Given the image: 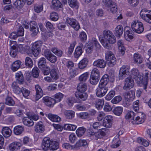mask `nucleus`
Masks as SVG:
<instances>
[{
	"instance_id": "nucleus-46",
	"label": "nucleus",
	"mask_w": 151,
	"mask_h": 151,
	"mask_svg": "<svg viewBox=\"0 0 151 151\" xmlns=\"http://www.w3.org/2000/svg\"><path fill=\"white\" fill-rule=\"evenodd\" d=\"M121 143V141L120 140H117V138L114 137L112 142V144L111 145V147L113 148H116L119 146Z\"/></svg>"
},
{
	"instance_id": "nucleus-42",
	"label": "nucleus",
	"mask_w": 151,
	"mask_h": 151,
	"mask_svg": "<svg viewBox=\"0 0 151 151\" xmlns=\"http://www.w3.org/2000/svg\"><path fill=\"white\" fill-rule=\"evenodd\" d=\"M116 35L117 37H120L122 34L123 29L121 25H118L115 28Z\"/></svg>"
},
{
	"instance_id": "nucleus-43",
	"label": "nucleus",
	"mask_w": 151,
	"mask_h": 151,
	"mask_svg": "<svg viewBox=\"0 0 151 151\" xmlns=\"http://www.w3.org/2000/svg\"><path fill=\"white\" fill-rule=\"evenodd\" d=\"M86 129L83 127L78 128L76 130V133L78 137L82 136L85 133Z\"/></svg>"
},
{
	"instance_id": "nucleus-22",
	"label": "nucleus",
	"mask_w": 151,
	"mask_h": 151,
	"mask_svg": "<svg viewBox=\"0 0 151 151\" xmlns=\"http://www.w3.org/2000/svg\"><path fill=\"white\" fill-rule=\"evenodd\" d=\"M26 2V0H16L13 3L15 7L20 10L22 9Z\"/></svg>"
},
{
	"instance_id": "nucleus-14",
	"label": "nucleus",
	"mask_w": 151,
	"mask_h": 151,
	"mask_svg": "<svg viewBox=\"0 0 151 151\" xmlns=\"http://www.w3.org/2000/svg\"><path fill=\"white\" fill-rule=\"evenodd\" d=\"M58 70L56 66L53 65L50 71V75L53 80H56L58 78Z\"/></svg>"
},
{
	"instance_id": "nucleus-2",
	"label": "nucleus",
	"mask_w": 151,
	"mask_h": 151,
	"mask_svg": "<svg viewBox=\"0 0 151 151\" xmlns=\"http://www.w3.org/2000/svg\"><path fill=\"white\" fill-rule=\"evenodd\" d=\"M131 75L134 78L137 84L142 85H147L148 81L149 73H146L144 76L143 77V74L140 73L137 68H133L131 70Z\"/></svg>"
},
{
	"instance_id": "nucleus-20",
	"label": "nucleus",
	"mask_w": 151,
	"mask_h": 151,
	"mask_svg": "<svg viewBox=\"0 0 151 151\" xmlns=\"http://www.w3.org/2000/svg\"><path fill=\"white\" fill-rule=\"evenodd\" d=\"M16 82L19 84H23L24 81L23 76L21 71H18L16 73L15 75Z\"/></svg>"
},
{
	"instance_id": "nucleus-60",
	"label": "nucleus",
	"mask_w": 151,
	"mask_h": 151,
	"mask_svg": "<svg viewBox=\"0 0 151 151\" xmlns=\"http://www.w3.org/2000/svg\"><path fill=\"white\" fill-rule=\"evenodd\" d=\"M51 50L55 55L60 57L63 54L62 51L58 50L56 47L52 48Z\"/></svg>"
},
{
	"instance_id": "nucleus-26",
	"label": "nucleus",
	"mask_w": 151,
	"mask_h": 151,
	"mask_svg": "<svg viewBox=\"0 0 151 151\" xmlns=\"http://www.w3.org/2000/svg\"><path fill=\"white\" fill-rule=\"evenodd\" d=\"M117 45L119 52L122 55H123L125 53L126 49L124 46L123 41L121 40H119L117 42Z\"/></svg>"
},
{
	"instance_id": "nucleus-58",
	"label": "nucleus",
	"mask_w": 151,
	"mask_h": 151,
	"mask_svg": "<svg viewBox=\"0 0 151 151\" xmlns=\"http://www.w3.org/2000/svg\"><path fill=\"white\" fill-rule=\"evenodd\" d=\"M50 18L52 20L56 21L58 20L59 16L57 13L56 12H54L50 13Z\"/></svg>"
},
{
	"instance_id": "nucleus-29",
	"label": "nucleus",
	"mask_w": 151,
	"mask_h": 151,
	"mask_svg": "<svg viewBox=\"0 0 151 151\" xmlns=\"http://www.w3.org/2000/svg\"><path fill=\"white\" fill-rule=\"evenodd\" d=\"M133 60L134 63L140 64L143 61V58L140 54L135 53L134 55Z\"/></svg>"
},
{
	"instance_id": "nucleus-59",
	"label": "nucleus",
	"mask_w": 151,
	"mask_h": 151,
	"mask_svg": "<svg viewBox=\"0 0 151 151\" xmlns=\"http://www.w3.org/2000/svg\"><path fill=\"white\" fill-rule=\"evenodd\" d=\"M25 65L29 68H31L33 65V63L31 59L28 57L26 58L25 61Z\"/></svg>"
},
{
	"instance_id": "nucleus-11",
	"label": "nucleus",
	"mask_w": 151,
	"mask_h": 151,
	"mask_svg": "<svg viewBox=\"0 0 151 151\" xmlns=\"http://www.w3.org/2000/svg\"><path fill=\"white\" fill-rule=\"evenodd\" d=\"M36 94L35 98L32 99L34 101H38L41 98L43 95V91L40 86H35Z\"/></svg>"
},
{
	"instance_id": "nucleus-21",
	"label": "nucleus",
	"mask_w": 151,
	"mask_h": 151,
	"mask_svg": "<svg viewBox=\"0 0 151 151\" xmlns=\"http://www.w3.org/2000/svg\"><path fill=\"white\" fill-rule=\"evenodd\" d=\"M93 64L94 66L101 68H105L106 65L105 61L102 59H99L94 61Z\"/></svg>"
},
{
	"instance_id": "nucleus-48",
	"label": "nucleus",
	"mask_w": 151,
	"mask_h": 151,
	"mask_svg": "<svg viewBox=\"0 0 151 151\" xmlns=\"http://www.w3.org/2000/svg\"><path fill=\"white\" fill-rule=\"evenodd\" d=\"M123 109L121 107H116L113 110V113L117 116H119L122 114Z\"/></svg>"
},
{
	"instance_id": "nucleus-52",
	"label": "nucleus",
	"mask_w": 151,
	"mask_h": 151,
	"mask_svg": "<svg viewBox=\"0 0 151 151\" xmlns=\"http://www.w3.org/2000/svg\"><path fill=\"white\" fill-rule=\"evenodd\" d=\"M46 60L45 58H40L38 63V65L40 68H42L46 66Z\"/></svg>"
},
{
	"instance_id": "nucleus-33",
	"label": "nucleus",
	"mask_w": 151,
	"mask_h": 151,
	"mask_svg": "<svg viewBox=\"0 0 151 151\" xmlns=\"http://www.w3.org/2000/svg\"><path fill=\"white\" fill-rule=\"evenodd\" d=\"M21 62L19 60L14 62L11 66V69L13 72L17 71L20 67L21 65Z\"/></svg>"
},
{
	"instance_id": "nucleus-37",
	"label": "nucleus",
	"mask_w": 151,
	"mask_h": 151,
	"mask_svg": "<svg viewBox=\"0 0 151 151\" xmlns=\"http://www.w3.org/2000/svg\"><path fill=\"white\" fill-rule=\"evenodd\" d=\"M69 6L71 8L78 9L79 6V3L77 0H68Z\"/></svg>"
},
{
	"instance_id": "nucleus-32",
	"label": "nucleus",
	"mask_w": 151,
	"mask_h": 151,
	"mask_svg": "<svg viewBox=\"0 0 151 151\" xmlns=\"http://www.w3.org/2000/svg\"><path fill=\"white\" fill-rule=\"evenodd\" d=\"M22 146L21 143L14 142L11 144L9 146V149L12 151L17 150Z\"/></svg>"
},
{
	"instance_id": "nucleus-53",
	"label": "nucleus",
	"mask_w": 151,
	"mask_h": 151,
	"mask_svg": "<svg viewBox=\"0 0 151 151\" xmlns=\"http://www.w3.org/2000/svg\"><path fill=\"white\" fill-rule=\"evenodd\" d=\"M63 95L60 93H58L55 94V99H54L55 103L60 102L63 99Z\"/></svg>"
},
{
	"instance_id": "nucleus-10",
	"label": "nucleus",
	"mask_w": 151,
	"mask_h": 151,
	"mask_svg": "<svg viewBox=\"0 0 151 151\" xmlns=\"http://www.w3.org/2000/svg\"><path fill=\"white\" fill-rule=\"evenodd\" d=\"M124 35V38L128 41L133 38V32L129 27L127 26L125 27Z\"/></svg>"
},
{
	"instance_id": "nucleus-34",
	"label": "nucleus",
	"mask_w": 151,
	"mask_h": 151,
	"mask_svg": "<svg viewBox=\"0 0 151 151\" xmlns=\"http://www.w3.org/2000/svg\"><path fill=\"white\" fill-rule=\"evenodd\" d=\"M104 103V99H97L95 103V106L98 110H100L102 108Z\"/></svg>"
},
{
	"instance_id": "nucleus-27",
	"label": "nucleus",
	"mask_w": 151,
	"mask_h": 151,
	"mask_svg": "<svg viewBox=\"0 0 151 151\" xmlns=\"http://www.w3.org/2000/svg\"><path fill=\"white\" fill-rule=\"evenodd\" d=\"M46 115L53 122H58L60 121L61 118L57 115L52 114H46Z\"/></svg>"
},
{
	"instance_id": "nucleus-64",
	"label": "nucleus",
	"mask_w": 151,
	"mask_h": 151,
	"mask_svg": "<svg viewBox=\"0 0 151 151\" xmlns=\"http://www.w3.org/2000/svg\"><path fill=\"white\" fill-rule=\"evenodd\" d=\"M115 95V92L114 91H111L105 97L106 100H110Z\"/></svg>"
},
{
	"instance_id": "nucleus-4",
	"label": "nucleus",
	"mask_w": 151,
	"mask_h": 151,
	"mask_svg": "<svg viewBox=\"0 0 151 151\" xmlns=\"http://www.w3.org/2000/svg\"><path fill=\"white\" fill-rule=\"evenodd\" d=\"M105 58L109 66L113 67L116 63V58L113 53L110 51L106 52Z\"/></svg>"
},
{
	"instance_id": "nucleus-36",
	"label": "nucleus",
	"mask_w": 151,
	"mask_h": 151,
	"mask_svg": "<svg viewBox=\"0 0 151 151\" xmlns=\"http://www.w3.org/2000/svg\"><path fill=\"white\" fill-rule=\"evenodd\" d=\"M52 6L55 10L62 7V4L59 0H52Z\"/></svg>"
},
{
	"instance_id": "nucleus-13",
	"label": "nucleus",
	"mask_w": 151,
	"mask_h": 151,
	"mask_svg": "<svg viewBox=\"0 0 151 151\" xmlns=\"http://www.w3.org/2000/svg\"><path fill=\"white\" fill-rule=\"evenodd\" d=\"M51 140L48 137L45 138L42 142V147L44 151H46L50 149Z\"/></svg>"
},
{
	"instance_id": "nucleus-54",
	"label": "nucleus",
	"mask_w": 151,
	"mask_h": 151,
	"mask_svg": "<svg viewBox=\"0 0 151 151\" xmlns=\"http://www.w3.org/2000/svg\"><path fill=\"white\" fill-rule=\"evenodd\" d=\"M137 141L138 143L143 145L145 147H147L149 145V143L147 141L140 137L137 138Z\"/></svg>"
},
{
	"instance_id": "nucleus-1",
	"label": "nucleus",
	"mask_w": 151,
	"mask_h": 151,
	"mask_svg": "<svg viewBox=\"0 0 151 151\" xmlns=\"http://www.w3.org/2000/svg\"><path fill=\"white\" fill-rule=\"evenodd\" d=\"M99 40L104 48L110 49L111 48L110 44L114 43L116 39L112 32L108 30H105L103 32V37L100 35L99 37Z\"/></svg>"
},
{
	"instance_id": "nucleus-3",
	"label": "nucleus",
	"mask_w": 151,
	"mask_h": 151,
	"mask_svg": "<svg viewBox=\"0 0 151 151\" xmlns=\"http://www.w3.org/2000/svg\"><path fill=\"white\" fill-rule=\"evenodd\" d=\"M131 27L134 32L138 34L142 33L144 30L143 24L137 20H134L132 22Z\"/></svg>"
},
{
	"instance_id": "nucleus-30",
	"label": "nucleus",
	"mask_w": 151,
	"mask_h": 151,
	"mask_svg": "<svg viewBox=\"0 0 151 151\" xmlns=\"http://www.w3.org/2000/svg\"><path fill=\"white\" fill-rule=\"evenodd\" d=\"M88 62L87 58H84L81 60L78 63V68L81 69H83L87 66Z\"/></svg>"
},
{
	"instance_id": "nucleus-8",
	"label": "nucleus",
	"mask_w": 151,
	"mask_h": 151,
	"mask_svg": "<svg viewBox=\"0 0 151 151\" xmlns=\"http://www.w3.org/2000/svg\"><path fill=\"white\" fill-rule=\"evenodd\" d=\"M66 22V23L71 26L76 30H78L80 28V26L79 23L75 19L67 18Z\"/></svg>"
},
{
	"instance_id": "nucleus-18",
	"label": "nucleus",
	"mask_w": 151,
	"mask_h": 151,
	"mask_svg": "<svg viewBox=\"0 0 151 151\" xmlns=\"http://www.w3.org/2000/svg\"><path fill=\"white\" fill-rule=\"evenodd\" d=\"M87 143L86 140H79L73 146V148L74 150H77L80 148V147L82 146H84L87 145Z\"/></svg>"
},
{
	"instance_id": "nucleus-7",
	"label": "nucleus",
	"mask_w": 151,
	"mask_h": 151,
	"mask_svg": "<svg viewBox=\"0 0 151 151\" xmlns=\"http://www.w3.org/2000/svg\"><path fill=\"white\" fill-rule=\"evenodd\" d=\"M130 66L128 65H123L120 68L119 74V78L120 79H123L126 75H129L130 74Z\"/></svg>"
},
{
	"instance_id": "nucleus-23",
	"label": "nucleus",
	"mask_w": 151,
	"mask_h": 151,
	"mask_svg": "<svg viewBox=\"0 0 151 151\" xmlns=\"http://www.w3.org/2000/svg\"><path fill=\"white\" fill-rule=\"evenodd\" d=\"M27 115L28 117H25L23 118V122L24 125L27 126H32L34 124V122L31 117H29L27 114Z\"/></svg>"
},
{
	"instance_id": "nucleus-9",
	"label": "nucleus",
	"mask_w": 151,
	"mask_h": 151,
	"mask_svg": "<svg viewBox=\"0 0 151 151\" xmlns=\"http://www.w3.org/2000/svg\"><path fill=\"white\" fill-rule=\"evenodd\" d=\"M107 90V88L106 86H99L96 89V95L98 97H102L106 94Z\"/></svg>"
},
{
	"instance_id": "nucleus-16",
	"label": "nucleus",
	"mask_w": 151,
	"mask_h": 151,
	"mask_svg": "<svg viewBox=\"0 0 151 151\" xmlns=\"http://www.w3.org/2000/svg\"><path fill=\"white\" fill-rule=\"evenodd\" d=\"M42 100L46 105L48 106H52L55 104L54 99L46 96L43 98Z\"/></svg>"
},
{
	"instance_id": "nucleus-45",
	"label": "nucleus",
	"mask_w": 151,
	"mask_h": 151,
	"mask_svg": "<svg viewBox=\"0 0 151 151\" xmlns=\"http://www.w3.org/2000/svg\"><path fill=\"white\" fill-rule=\"evenodd\" d=\"M50 149L54 150L59 147V143L55 141H51Z\"/></svg>"
},
{
	"instance_id": "nucleus-63",
	"label": "nucleus",
	"mask_w": 151,
	"mask_h": 151,
	"mask_svg": "<svg viewBox=\"0 0 151 151\" xmlns=\"http://www.w3.org/2000/svg\"><path fill=\"white\" fill-rule=\"evenodd\" d=\"M91 76L100 78V72L97 68H93L91 72Z\"/></svg>"
},
{
	"instance_id": "nucleus-61",
	"label": "nucleus",
	"mask_w": 151,
	"mask_h": 151,
	"mask_svg": "<svg viewBox=\"0 0 151 151\" xmlns=\"http://www.w3.org/2000/svg\"><path fill=\"white\" fill-rule=\"evenodd\" d=\"M78 71V70L77 68L71 69L69 73L70 76L72 78L75 77L79 73Z\"/></svg>"
},
{
	"instance_id": "nucleus-12",
	"label": "nucleus",
	"mask_w": 151,
	"mask_h": 151,
	"mask_svg": "<svg viewBox=\"0 0 151 151\" xmlns=\"http://www.w3.org/2000/svg\"><path fill=\"white\" fill-rule=\"evenodd\" d=\"M113 118L111 115H107L105 117L103 121V125L107 128H110L111 127Z\"/></svg>"
},
{
	"instance_id": "nucleus-19",
	"label": "nucleus",
	"mask_w": 151,
	"mask_h": 151,
	"mask_svg": "<svg viewBox=\"0 0 151 151\" xmlns=\"http://www.w3.org/2000/svg\"><path fill=\"white\" fill-rule=\"evenodd\" d=\"M106 130H107L106 129L102 128L101 130L96 133L94 135V139L96 140H98L99 139L102 138L106 135L104 131H106Z\"/></svg>"
},
{
	"instance_id": "nucleus-17",
	"label": "nucleus",
	"mask_w": 151,
	"mask_h": 151,
	"mask_svg": "<svg viewBox=\"0 0 151 151\" xmlns=\"http://www.w3.org/2000/svg\"><path fill=\"white\" fill-rule=\"evenodd\" d=\"M32 24H33L35 26L36 25V22L34 21L31 22L30 24V30L32 32L31 35L32 37H35L37 35V34L39 32V30L38 28H36V27L34 26H32Z\"/></svg>"
},
{
	"instance_id": "nucleus-40",
	"label": "nucleus",
	"mask_w": 151,
	"mask_h": 151,
	"mask_svg": "<svg viewBox=\"0 0 151 151\" xmlns=\"http://www.w3.org/2000/svg\"><path fill=\"white\" fill-rule=\"evenodd\" d=\"M24 127L18 125L14 127V133L17 135H19L21 134L24 131Z\"/></svg>"
},
{
	"instance_id": "nucleus-49",
	"label": "nucleus",
	"mask_w": 151,
	"mask_h": 151,
	"mask_svg": "<svg viewBox=\"0 0 151 151\" xmlns=\"http://www.w3.org/2000/svg\"><path fill=\"white\" fill-rule=\"evenodd\" d=\"M99 80V77L91 76L89 79V81L91 84L92 85H95L98 83Z\"/></svg>"
},
{
	"instance_id": "nucleus-24",
	"label": "nucleus",
	"mask_w": 151,
	"mask_h": 151,
	"mask_svg": "<svg viewBox=\"0 0 151 151\" xmlns=\"http://www.w3.org/2000/svg\"><path fill=\"white\" fill-rule=\"evenodd\" d=\"M11 129L7 127H4L1 130V133L3 136L5 137H10L12 134Z\"/></svg>"
},
{
	"instance_id": "nucleus-31",
	"label": "nucleus",
	"mask_w": 151,
	"mask_h": 151,
	"mask_svg": "<svg viewBox=\"0 0 151 151\" xmlns=\"http://www.w3.org/2000/svg\"><path fill=\"white\" fill-rule=\"evenodd\" d=\"M42 122L37 123L34 127L35 131L37 132L41 133L44 130V127Z\"/></svg>"
},
{
	"instance_id": "nucleus-41",
	"label": "nucleus",
	"mask_w": 151,
	"mask_h": 151,
	"mask_svg": "<svg viewBox=\"0 0 151 151\" xmlns=\"http://www.w3.org/2000/svg\"><path fill=\"white\" fill-rule=\"evenodd\" d=\"M109 80V76L108 75H104L100 80L99 85H107Z\"/></svg>"
},
{
	"instance_id": "nucleus-39",
	"label": "nucleus",
	"mask_w": 151,
	"mask_h": 151,
	"mask_svg": "<svg viewBox=\"0 0 151 151\" xmlns=\"http://www.w3.org/2000/svg\"><path fill=\"white\" fill-rule=\"evenodd\" d=\"M83 53L82 47L80 46H78L75 49L74 53V57L76 58H78Z\"/></svg>"
},
{
	"instance_id": "nucleus-25",
	"label": "nucleus",
	"mask_w": 151,
	"mask_h": 151,
	"mask_svg": "<svg viewBox=\"0 0 151 151\" xmlns=\"http://www.w3.org/2000/svg\"><path fill=\"white\" fill-rule=\"evenodd\" d=\"M45 56L48 60L52 63H54L57 60L56 57L49 52L45 53Z\"/></svg>"
},
{
	"instance_id": "nucleus-50",
	"label": "nucleus",
	"mask_w": 151,
	"mask_h": 151,
	"mask_svg": "<svg viewBox=\"0 0 151 151\" xmlns=\"http://www.w3.org/2000/svg\"><path fill=\"white\" fill-rule=\"evenodd\" d=\"M78 117L81 119H86L89 117V114L87 112H81L77 114Z\"/></svg>"
},
{
	"instance_id": "nucleus-51",
	"label": "nucleus",
	"mask_w": 151,
	"mask_h": 151,
	"mask_svg": "<svg viewBox=\"0 0 151 151\" xmlns=\"http://www.w3.org/2000/svg\"><path fill=\"white\" fill-rule=\"evenodd\" d=\"M64 128L67 130L74 131L76 129L77 126L74 124H67L64 125Z\"/></svg>"
},
{
	"instance_id": "nucleus-56",
	"label": "nucleus",
	"mask_w": 151,
	"mask_h": 151,
	"mask_svg": "<svg viewBox=\"0 0 151 151\" xmlns=\"http://www.w3.org/2000/svg\"><path fill=\"white\" fill-rule=\"evenodd\" d=\"M136 115L137 114H135L133 111H130L126 114L125 118L126 119L132 118V120H134Z\"/></svg>"
},
{
	"instance_id": "nucleus-5",
	"label": "nucleus",
	"mask_w": 151,
	"mask_h": 151,
	"mask_svg": "<svg viewBox=\"0 0 151 151\" xmlns=\"http://www.w3.org/2000/svg\"><path fill=\"white\" fill-rule=\"evenodd\" d=\"M42 45V42L41 41H37L32 44V50L35 56H37L41 51Z\"/></svg>"
},
{
	"instance_id": "nucleus-35",
	"label": "nucleus",
	"mask_w": 151,
	"mask_h": 151,
	"mask_svg": "<svg viewBox=\"0 0 151 151\" xmlns=\"http://www.w3.org/2000/svg\"><path fill=\"white\" fill-rule=\"evenodd\" d=\"M75 95L76 97L79 100H81V101H84L86 100L87 98L88 95L85 93L81 94L78 92H76Z\"/></svg>"
},
{
	"instance_id": "nucleus-47",
	"label": "nucleus",
	"mask_w": 151,
	"mask_h": 151,
	"mask_svg": "<svg viewBox=\"0 0 151 151\" xmlns=\"http://www.w3.org/2000/svg\"><path fill=\"white\" fill-rule=\"evenodd\" d=\"M88 73L86 72L83 73L79 77V81L81 83H84L88 79Z\"/></svg>"
},
{
	"instance_id": "nucleus-44",
	"label": "nucleus",
	"mask_w": 151,
	"mask_h": 151,
	"mask_svg": "<svg viewBox=\"0 0 151 151\" xmlns=\"http://www.w3.org/2000/svg\"><path fill=\"white\" fill-rule=\"evenodd\" d=\"M92 43L93 45L90 48L89 47H88V49L90 50V52L92 51L91 49L93 48L94 46H95L97 48H100L101 47L100 45L97 41L95 37H93L92 38Z\"/></svg>"
},
{
	"instance_id": "nucleus-6",
	"label": "nucleus",
	"mask_w": 151,
	"mask_h": 151,
	"mask_svg": "<svg viewBox=\"0 0 151 151\" xmlns=\"http://www.w3.org/2000/svg\"><path fill=\"white\" fill-rule=\"evenodd\" d=\"M140 15L143 20L148 23H151V10L143 9L141 10Z\"/></svg>"
},
{
	"instance_id": "nucleus-62",
	"label": "nucleus",
	"mask_w": 151,
	"mask_h": 151,
	"mask_svg": "<svg viewBox=\"0 0 151 151\" xmlns=\"http://www.w3.org/2000/svg\"><path fill=\"white\" fill-rule=\"evenodd\" d=\"M5 104L8 105L13 106L15 104V102L11 97H8L6 99Z\"/></svg>"
},
{
	"instance_id": "nucleus-55",
	"label": "nucleus",
	"mask_w": 151,
	"mask_h": 151,
	"mask_svg": "<svg viewBox=\"0 0 151 151\" xmlns=\"http://www.w3.org/2000/svg\"><path fill=\"white\" fill-rule=\"evenodd\" d=\"M102 3L103 5L107 8L110 7L114 2L112 1V0H103Z\"/></svg>"
},
{
	"instance_id": "nucleus-57",
	"label": "nucleus",
	"mask_w": 151,
	"mask_h": 151,
	"mask_svg": "<svg viewBox=\"0 0 151 151\" xmlns=\"http://www.w3.org/2000/svg\"><path fill=\"white\" fill-rule=\"evenodd\" d=\"M32 74L34 78H37L39 75V70L37 67H34L32 70Z\"/></svg>"
},
{
	"instance_id": "nucleus-28",
	"label": "nucleus",
	"mask_w": 151,
	"mask_h": 151,
	"mask_svg": "<svg viewBox=\"0 0 151 151\" xmlns=\"http://www.w3.org/2000/svg\"><path fill=\"white\" fill-rule=\"evenodd\" d=\"M143 115V118L141 117L140 118V117L139 116H135V119L134 120L132 121V122L133 124H139L143 123L145 120V115L144 114H142Z\"/></svg>"
},
{
	"instance_id": "nucleus-15",
	"label": "nucleus",
	"mask_w": 151,
	"mask_h": 151,
	"mask_svg": "<svg viewBox=\"0 0 151 151\" xmlns=\"http://www.w3.org/2000/svg\"><path fill=\"white\" fill-rule=\"evenodd\" d=\"M124 97L125 100L127 101H132L135 98V92L130 90L129 91L125 93Z\"/></svg>"
},
{
	"instance_id": "nucleus-38",
	"label": "nucleus",
	"mask_w": 151,
	"mask_h": 151,
	"mask_svg": "<svg viewBox=\"0 0 151 151\" xmlns=\"http://www.w3.org/2000/svg\"><path fill=\"white\" fill-rule=\"evenodd\" d=\"M64 114L67 119H71L74 117L75 112L72 110H66L64 112Z\"/></svg>"
}]
</instances>
